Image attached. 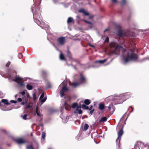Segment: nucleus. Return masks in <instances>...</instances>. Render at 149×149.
I'll list each match as a JSON object with an SVG mask.
<instances>
[{
  "instance_id": "6",
  "label": "nucleus",
  "mask_w": 149,
  "mask_h": 149,
  "mask_svg": "<svg viewBox=\"0 0 149 149\" xmlns=\"http://www.w3.org/2000/svg\"><path fill=\"white\" fill-rule=\"evenodd\" d=\"M123 133L122 128L120 129L118 133V137L116 140V142L117 144L119 145L120 144V141L121 136Z\"/></svg>"
},
{
  "instance_id": "3",
  "label": "nucleus",
  "mask_w": 149,
  "mask_h": 149,
  "mask_svg": "<svg viewBox=\"0 0 149 149\" xmlns=\"http://www.w3.org/2000/svg\"><path fill=\"white\" fill-rule=\"evenodd\" d=\"M67 56L69 58L72 60V64H71L73 66L74 68L75 69H76L75 66L74 65H73V64L74 62H75L76 63L75 65H77L79 63V61L77 60L76 59H73L72 57V55L71 54V53L70 52L69 50H68L67 52Z\"/></svg>"
},
{
  "instance_id": "36",
  "label": "nucleus",
  "mask_w": 149,
  "mask_h": 149,
  "mask_svg": "<svg viewBox=\"0 0 149 149\" xmlns=\"http://www.w3.org/2000/svg\"><path fill=\"white\" fill-rule=\"evenodd\" d=\"M46 99H47V97H45L43 99H41V100H40V101L41 102L43 103L45 102V101H46Z\"/></svg>"
},
{
  "instance_id": "25",
  "label": "nucleus",
  "mask_w": 149,
  "mask_h": 149,
  "mask_svg": "<svg viewBox=\"0 0 149 149\" xmlns=\"http://www.w3.org/2000/svg\"><path fill=\"white\" fill-rule=\"evenodd\" d=\"M23 100L25 102L26 104H27L28 102V99L26 97L24 96L23 98Z\"/></svg>"
},
{
  "instance_id": "48",
  "label": "nucleus",
  "mask_w": 149,
  "mask_h": 149,
  "mask_svg": "<svg viewBox=\"0 0 149 149\" xmlns=\"http://www.w3.org/2000/svg\"><path fill=\"white\" fill-rule=\"evenodd\" d=\"M17 100L18 102H21L22 101V99L21 98H19L17 99Z\"/></svg>"
},
{
  "instance_id": "44",
  "label": "nucleus",
  "mask_w": 149,
  "mask_h": 149,
  "mask_svg": "<svg viewBox=\"0 0 149 149\" xmlns=\"http://www.w3.org/2000/svg\"><path fill=\"white\" fill-rule=\"evenodd\" d=\"M10 102L13 103H16L17 102V101H16L14 100H11L10 101Z\"/></svg>"
},
{
  "instance_id": "33",
  "label": "nucleus",
  "mask_w": 149,
  "mask_h": 149,
  "mask_svg": "<svg viewBox=\"0 0 149 149\" xmlns=\"http://www.w3.org/2000/svg\"><path fill=\"white\" fill-rule=\"evenodd\" d=\"M36 113L38 116H40V115L39 113L38 112V107H37L36 109Z\"/></svg>"
},
{
  "instance_id": "9",
  "label": "nucleus",
  "mask_w": 149,
  "mask_h": 149,
  "mask_svg": "<svg viewBox=\"0 0 149 149\" xmlns=\"http://www.w3.org/2000/svg\"><path fill=\"white\" fill-rule=\"evenodd\" d=\"M79 80L82 83H85L86 82V78L81 74L80 75V77L79 79Z\"/></svg>"
},
{
  "instance_id": "51",
  "label": "nucleus",
  "mask_w": 149,
  "mask_h": 149,
  "mask_svg": "<svg viewBox=\"0 0 149 149\" xmlns=\"http://www.w3.org/2000/svg\"><path fill=\"white\" fill-rule=\"evenodd\" d=\"M114 3H116L117 2V0H111Z\"/></svg>"
},
{
  "instance_id": "1",
  "label": "nucleus",
  "mask_w": 149,
  "mask_h": 149,
  "mask_svg": "<svg viewBox=\"0 0 149 149\" xmlns=\"http://www.w3.org/2000/svg\"><path fill=\"white\" fill-rule=\"evenodd\" d=\"M122 52L123 55V59L125 63L131 61H135L138 59L137 54L132 49H124Z\"/></svg>"
},
{
  "instance_id": "30",
  "label": "nucleus",
  "mask_w": 149,
  "mask_h": 149,
  "mask_svg": "<svg viewBox=\"0 0 149 149\" xmlns=\"http://www.w3.org/2000/svg\"><path fill=\"white\" fill-rule=\"evenodd\" d=\"M44 95H45V93H44V92H43L42 93V94L41 95L40 97V100L42 99L44 97Z\"/></svg>"
},
{
  "instance_id": "17",
  "label": "nucleus",
  "mask_w": 149,
  "mask_h": 149,
  "mask_svg": "<svg viewBox=\"0 0 149 149\" xmlns=\"http://www.w3.org/2000/svg\"><path fill=\"white\" fill-rule=\"evenodd\" d=\"M26 149H34L33 144H31L29 145H28L26 146Z\"/></svg>"
},
{
  "instance_id": "52",
  "label": "nucleus",
  "mask_w": 149,
  "mask_h": 149,
  "mask_svg": "<svg viewBox=\"0 0 149 149\" xmlns=\"http://www.w3.org/2000/svg\"><path fill=\"white\" fill-rule=\"evenodd\" d=\"M47 87L48 88H50V87H51L50 85V84H49V86H47Z\"/></svg>"
},
{
  "instance_id": "32",
  "label": "nucleus",
  "mask_w": 149,
  "mask_h": 149,
  "mask_svg": "<svg viewBox=\"0 0 149 149\" xmlns=\"http://www.w3.org/2000/svg\"><path fill=\"white\" fill-rule=\"evenodd\" d=\"M109 39L108 37H106L105 40L104 41V43H108L109 42Z\"/></svg>"
},
{
  "instance_id": "39",
  "label": "nucleus",
  "mask_w": 149,
  "mask_h": 149,
  "mask_svg": "<svg viewBox=\"0 0 149 149\" xmlns=\"http://www.w3.org/2000/svg\"><path fill=\"white\" fill-rule=\"evenodd\" d=\"M78 111L79 114H81L82 113V111L81 109H79L78 110L76 111Z\"/></svg>"
},
{
  "instance_id": "63",
  "label": "nucleus",
  "mask_w": 149,
  "mask_h": 149,
  "mask_svg": "<svg viewBox=\"0 0 149 149\" xmlns=\"http://www.w3.org/2000/svg\"><path fill=\"white\" fill-rule=\"evenodd\" d=\"M148 147H149V146H148Z\"/></svg>"
},
{
  "instance_id": "11",
  "label": "nucleus",
  "mask_w": 149,
  "mask_h": 149,
  "mask_svg": "<svg viewBox=\"0 0 149 149\" xmlns=\"http://www.w3.org/2000/svg\"><path fill=\"white\" fill-rule=\"evenodd\" d=\"M1 102L4 103V104L6 105L10 104V103L8 102V101L7 100L3 99L1 100Z\"/></svg>"
},
{
  "instance_id": "26",
  "label": "nucleus",
  "mask_w": 149,
  "mask_h": 149,
  "mask_svg": "<svg viewBox=\"0 0 149 149\" xmlns=\"http://www.w3.org/2000/svg\"><path fill=\"white\" fill-rule=\"evenodd\" d=\"M61 90L63 91H67L68 90V89L66 86H63L62 87Z\"/></svg>"
},
{
  "instance_id": "61",
  "label": "nucleus",
  "mask_w": 149,
  "mask_h": 149,
  "mask_svg": "<svg viewBox=\"0 0 149 149\" xmlns=\"http://www.w3.org/2000/svg\"><path fill=\"white\" fill-rule=\"evenodd\" d=\"M132 110H133V108H132Z\"/></svg>"
},
{
  "instance_id": "7",
  "label": "nucleus",
  "mask_w": 149,
  "mask_h": 149,
  "mask_svg": "<svg viewBox=\"0 0 149 149\" xmlns=\"http://www.w3.org/2000/svg\"><path fill=\"white\" fill-rule=\"evenodd\" d=\"M109 45L110 47H115V50L113 51L114 53H118L120 51V48L121 47L118 46H116V44L114 42H111L110 43Z\"/></svg>"
},
{
  "instance_id": "47",
  "label": "nucleus",
  "mask_w": 149,
  "mask_h": 149,
  "mask_svg": "<svg viewBox=\"0 0 149 149\" xmlns=\"http://www.w3.org/2000/svg\"><path fill=\"white\" fill-rule=\"evenodd\" d=\"M32 107V106L30 104H29L26 107L27 108H30Z\"/></svg>"
},
{
  "instance_id": "60",
  "label": "nucleus",
  "mask_w": 149,
  "mask_h": 149,
  "mask_svg": "<svg viewBox=\"0 0 149 149\" xmlns=\"http://www.w3.org/2000/svg\"><path fill=\"white\" fill-rule=\"evenodd\" d=\"M3 132H5V130H3Z\"/></svg>"
},
{
  "instance_id": "2",
  "label": "nucleus",
  "mask_w": 149,
  "mask_h": 149,
  "mask_svg": "<svg viewBox=\"0 0 149 149\" xmlns=\"http://www.w3.org/2000/svg\"><path fill=\"white\" fill-rule=\"evenodd\" d=\"M41 17L40 8L38 7L35 8L34 12L33 13V17L35 22L38 25L41 24V22L38 19H40Z\"/></svg>"
},
{
  "instance_id": "21",
  "label": "nucleus",
  "mask_w": 149,
  "mask_h": 149,
  "mask_svg": "<svg viewBox=\"0 0 149 149\" xmlns=\"http://www.w3.org/2000/svg\"><path fill=\"white\" fill-rule=\"evenodd\" d=\"M107 60V59H104L102 60H99L98 61H95V63H99L101 64H102L104 63V62H105Z\"/></svg>"
},
{
  "instance_id": "4",
  "label": "nucleus",
  "mask_w": 149,
  "mask_h": 149,
  "mask_svg": "<svg viewBox=\"0 0 149 149\" xmlns=\"http://www.w3.org/2000/svg\"><path fill=\"white\" fill-rule=\"evenodd\" d=\"M130 94L129 93H125L123 95H120V96H115L113 100H120V97H123L126 99H128L130 97Z\"/></svg>"
},
{
  "instance_id": "49",
  "label": "nucleus",
  "mask_w": 149,
  "mask_h": 149,
  "mask_svg": "<svg viewBox=\"0 0 149 149\" xmlns=\"http://www.w3.org/2000/svg\"><path fill=\"white\" fill-rule=\"evenodd\" d=\"M21 94L22 95H24V94H25V92H24V91H23V92H22L21 93Z\"/></svg>"
},
{
  "instance_id": "43",
  "label": "nucleus",
  "mask_w": 149,
  "mask_h": 149,
  "mask_svg": "<svg viewBox=\"0 0 149 149\" xmlns=\"http://www.w3.org/2000/svg\"><path fill=\"white\" fill-rule=\"evenodd\" d=\"M10 64V62L8 61L6 64V66L8 67Z\"/></svg>"
},
{
  "instance_id": "37",
  "label": "nucleus",
  "mask_w": 149,
  "mask_h": 149,
  "mask_svg": "<svg viewBox=\"0 0 149 149\" xmlns=\"http://www.w3.org/2000/svg\"><path fill=\"white\" fill-rule=\"evenodd\" d=\"M33 100L34 101L36 99V95L35 93H33Z\"/></svg>"
},
{
  "instance_id": "41",
  "label": "nucleus",
  "mask_w": 149,
  "mask_h": 149,
  "mask_svg": "<svg viewBox=\"0 0 149 149\" xmlns=\"http://www.w3.org/2000/svg\"><path fill=\"white\" fill-rule=\"evenodd\" d=\"M84 15L86 16H88L89 15V13L86 12V11L84 13Z\"/></svg>"
},
{
  "instance_id": "20",
  "label": "nucleus",
  "mask_w": 149,
  "mask_h": 149,
  "mask_svg": "<svg viewBox=\"0 0 149 149\" xmlns=\"http://www.w3.org/2000/svg\"><path fill=\"white\" fill-rule=\"evenodd\" d=\"M84 21L85 22L89 24L88 26L89 27L91 28H92V23L91 22L88 21L86 20H84Z\"/></svg>"
},
{
  "instance_id": "16",
  "label": "nucleus",
  "mask_w": 149,
  "mask_h": 149,
  "mask_svg": "<svg viewBox=\"0 0 149 149\" xmlns=\"http://www.w3.org/2000/svg\"><path fill=\"white\" fill-rule=\"evenodd\" d=\"M107 118L105 117H104L101 118L100 119V122H104L107 121Z\"/></svg>"
},
{
  "instance_id": "19",
  "label": "nucleus",
  "mask_w": 149,
  "mask_h": 149,
  "mask_svg": "<svg viewBox=\"0 0 149 149\" xmlns=\"http://www.w3.org/2000/svg\"><path fill=\"white\" fill-rule=\"evenodd\" d=\"M73 22V20L72 18L71 17H69L68 18L67 21V22L68 23H69L71 22Z\"/></svg>"
},
{
  "instance_id": "62",
  "label": "nucleus",
  "mask_w": 149,
  "mask_h": 149,
  "mask_svg": "<svg viewBox=\"0 0 149 149\" xmlns=\"http://www.w3.org/2000/svg\"><path fill=\"white\" fill-rule=\"evenodd\" d=\"M91 46V47H93V46L92 45V46Z\"/></svg>"
},
{
  "instance_id": "8",
  "label": "nucleus",
  "mask_w": 149,
  "mask_h": 149,
  "mask_svg": "<svg viewBox=\"0 0 149 149\" xmlns=\"http://www.w3.org/2000/svg\"><path fill=\"white\" fill-rule=\"evenodd\" d=\"M15 141L18 144H22L25 143V141L21 138L16 139Z\"/></svg>"
},
{
  "instance_id": "28",
  "label": "nucleus",
  "mask_w": 149,
  "mask_h": 149,
  "mask_svg": "<svg viewBox=\"0 0 149 149\" xmlns=\"http://www.w3.org/2000/svg\"><path fill=\"white\" fill-rule=\"evenodd\" d=\"M60 94L61 97H62L64 95V91L62 90L60 91Z\"/></svg>"
},
{
  "instance_id": "42",
  "label": "nucleus",
  "mask_w": 149,
  "mask_h": 149,
  "mask_svg": "<svg viewBox=\"0 0 149 149\" xmlns=\"http://www.w3.org/2000/svg\"><path fill=\"white\" fill-rule=\"evenodd\" d=\"M126 3V0H122V5H123Z\"/></svg>"
},
{
  "instance_id": "15",
  "label": "nucleus",
  "mask_w": 149,
  "mask_h": 149,
  "mask_svg": "<svg viewBox=\"0 0 149 149\" xmlns=\"http://www.w3.org/2000/svg\"><path fill=\"white\" fill-rule=\"evenodd\" d=\"M22 79L19 77H16L15 79L13 80V81L16 82L18 83L19 81L22 80Z\"/></svg>"
},
{
  "instance_id": "57",
  "label": "nucleus",
  "mask_w": 149,
  "mask_h": 149,
  "mask_svg": "<svg viewBox=\"0 0 149 149\" xmlns=\"http://www.w3.org/2000/svg\"><path fill=\"white\" fill-rule=\"evenodd\" d=\"M1 106V102H0V106Z\"/></svg>"
},
{
  "instance_id": "5",
  "label": "nucleus",
  "mask_w": 149,
  "mask_h": 149,
  "mask_svg": "<svg viewBox=\"0 0 149 149\" xmlns=\"http://www.w3.org/2000/svg\"><path fill=\"white\" fill-rule=\"evenodd\" d=\"M56 40L58 45H63L65 43V38L64 37H61L58 38Z\"/></svg>"
},
{
  "instance_id": "24",
  "label": "nucleus",
  "mask_w": 149,
  "mask_h": 149,
  "mask_svg": "<svg viewBox=\"0 0 149 149\" xmlns=\"http://www.w3.org/2000/svg\"><path fill=\"white\" fill-rule=\"evenodd\" d=\"M89 125L87 124H85L84 125L83 130L84 131L86 130L89 127Z\"/></svg>"
},
{
  "instance_id": "53",
  "label": "nucleus",
  "mask_w": 149,
  "mask_h": 149,
  "mask_svg": "<svg viewBox=\"0 0 149 149\" xmlns=\"http://www.w3.org/2000/svg\"><path fill=\"white\" fill-rule=\"evenodd\" d=\"M29 97V94H28L27 95V97H26L27 98V99Z\"/></svg>"
},
{
  "instance_id": "12",
  "label": "nucleus",
  "mask_w": 149,
  "mask_h": 149,
  "mask_svg": "<svg viewBox=\"0 0 149 149\" xmlns=\"http://www.w3.org/2000/svg\"><path fill=\"white\" fill-rule=\"evenodd\" d=\"M64 106H65V108L66 110L67 111L70 110L69 106L68 104H67V103L66 102H64Z\"/></svg>"
},
{
  "instance_id": "50",
  "label": "nucleus",
  "mask_w": 149,
  "mask_h": 149,
  "mask_svg": "<svg viewBox=\"0 0 149 149\" xmlns=\"http://www.w3.org/2000/svg\"><path fill=\"white\" fill-rule=\"evenodd\" d=\"M26 104V103H25V102L23 101V102H21V104L22 105H24L25 104Z\"/></svg>"
},
{
  "instance_id": "31",
  "label": "nucleus",
  "mask_w": 149,
  "mask_h": 149,
  "mask_svg": "<svg viewBox=\"0 0 149 149\" xmlns=\"http://www.w3.org/2000/svg\"><path fill=\"white\" fill-rule=\"evenodd\" d=\"M112 107H113V105L112 104H111L108 107L109 111H110Z\"/></svg>"
},
{
  "instance_id": "34",
  "label": "nucleus",
  "mask_w": 149,
  "mask_h": 149,
  "mask_svg": "<svg viewBox=\"0 0 149 149\" xmlns=\"http://www.w3.org/2000/svg\"><path fill=\"white\" fill-rule=\"evenodd\" d=\"M42 138L44 139H45V133L44 132H42Z\"/></svg>"
},
{
  "instance_id": "18",
  "label": "nucleus",
  "mask_w": 149,
  "mask_h": 149,
  "mask_svg": "<svg viewBox=\"0 0 149 149\" xmlns=\"http://www.w3.org/2000/svg\"><path fill=\"white\" fill-rule=\"evenodd\" d=\"M60 58L61 60H66V59L64 55L62 54L61 53L60 55Z\"/></svg>"
},
{
  "instance_id": "14",
  "label": "nucleus",
  "mask_w": 149,
  "mask_h": 149,
  "mask_svg": "<svg viewBox=\"0 0 149 149\" xmlns=\"http://www.w3.org/2000/svg\"><path fill=\"white\" fill-rule=\"evenodd\" d=\"M91 103V100L88 99H86L84 101V103L86 105H88L89 104Z\"/></svg>"
},
{
  "instance_id": "55",
  "label": "nucleus",
  "mask_w": 149,
  "mask_h": 149,
  "mask_svg": "<svg viewBox=\"0 0 149 149\" xmlns=\"http://www.w3.org/2000/svg\"><path fill=\"white\" fill-rule=\"evenodd\" d=\"M20 85H23V83H22V82H21V83H20Z\"/></svg>"
},
{
  "instance_id": "46",
  "label": "nucleus",
  "mask_w": 149,
  "mask_h": 149,
  "mask_svg": "<svg viewBox=\"0 0 149 149\" xmlns=\"http://www.w3.org/2000/svg\"><path fill=\"white\" fill-rule=\"evenodd\" d=\"M93 107V105H90V107H89V109H88L89 110H91V109H92Z\"/></svg>"
},
{
  "instance_id": "35",
  "label": "nucleus",
  "mask_w": 149,
  "mask_h": 149,
  "mask_svg": "<svg viewBox=\"0 0 149 149\" xmlns=\"http://www.w3.org/2000/svg\"><path fill=\"white\" fill-rule=\"evenodd\" d=\"M78 85V83L76 82H74L72 84V85L73 86L75 87Z\"/></svg>"
},
{
  "instance_id": "38",
  "label": "nucleus",
  "mask_w": 149,
  "mask_h": 149,
  "mask_svg": "<svg viewBox=\"0 0 149 149\" xmlns=\"http://www.w3.org/2000/svg\"><path fill=\"white\" fill-rule=\"evenodd\" d=\"M90 111L89 112V114H91V115H92L93 112V111H94L95 109H91V110H90Z\"/></svg>"
},
{
  "instance_id": "56",
  "label": "nucleus",
  "mask_w": 149,
  "mask_h": 149,
  "mask_svg": "<svg viewBox=\"0 0 149 149\" xmlns=\"http://www.w3.org/2000/svg\"><path fill=\"white\" fill-rule=\"evenodd\" d=\"M31 136H33V134H32V133H31Z\"/></svg>"
},
{
  "instance_id": "45",
  "label": "nucleus",
  "mask_w": 149,
  "mask_h": 149,
  "mask_svg": "<svg viewBox=\"0 0 149 149\" xmlns=\"http://www.w3.org/2000/svg\"><path fill=\"white\" fill-rule=\"evenodd\" d=\"M85 11V10L84 9H81L79 10V12H82L83 13H84Z\"/></svg>"
},
{
  "instance_id": "10",
  "label": "nucleus",
  "mask_w": 149,
  "mask_h": 149,
  "mask_svg": "<svg viewBox=\"0 0 149 149\" xmlns=\"http://www.w3.org/2000/svg\"><path fill=\"white\" fill-rule=\"evenodd\" d=\"M106 107H105L103 103H100L99 104V109L100 110L104 109Z\"/></svg>"
},
{
  "instance_id": "13",
  "label": "nucleus",
  "mask_w": 149,
  "mask_h": 149,
  "mask_svg": "<svg viewBox=\"0 0 149 149\" xmlns=\"http://www.w3.org/2000/svg\"><path fill=\"white\" fill-rule=\"evenodd\" d=\"M118 33V35L120 37H123L124 35L123 32L121 30L119 31Z\"/></svg>"
},
{
  "instance_id": "27",
  "label": "nucleus",
  "mask_w": 149,
  "mask_h": 149,
  "mask_svg": "<svg viewBox=\"0 0 149 149\" xmlns=\"http://www.w3.org/2000/svg\"><path fill=\"white\" fill-rule=\"evenodd\" d=\"M77 105V103H73L72 105V108L74 109L75 108Z\"/></svg>"
},
{
  "instance_id": "40",
  "label": "nucleus",
  "mask_w": 149,
  "mask_h": 149,
  "mask_svg": "<svg viewBox=\"0 0 149 149\" xmlns=\"http://www.w3.org/2000/svg\"><path fill=\"white\" fill-rule=\"evenodd\" d=\"M77 108L76 109V111L78 110L79 109L81 108V107L80 106H79L77 105V106L76 107Z\"/></svg>"
},
{
  "instance_id": "22",
  "label": "nucleus",
  "mask_w": 149,
  "mask_h": 149,
  "mask_svg": "<svg viewBox=\"0 0 149 149\" xmlns=\"http://www.w3.org/2000/svg\"><path fill=\"white\" fill-rule=\"evenodd\" d=\"M26 88L29 90H31L33 88L32 86L29 84H28L26 85Z\"/></svg>"
},
{
  "instance_id": "59",
  "label": "nucleus",
  "mask_w": 149,
  "mask_h": 149,
  "mask_svg": "<svg viewBox=\"0 0 149 149\" xmlns=\"http://www.w3.org/2000/svg\"><path fill=\"white\" fill-rule=\"evenodd\" d=\"M48 149H52L51 148H49Z\"/></svg>"
},
{
  "instance_id": "58",
  "label": "nucleus",
  "mask_w": 149,
  "mask_h": 149,
  "mask_svg": "<svg viewBox=\"0 0 149 149\" xmlns=\"http://www.w3.org/2000/svg\"><path fill=\"white\" fill-rule=\"evenodd\" d=\"M32 9V12H33V8H32V9Z\"/></svg>"
},
{
  "instance_id": "29",
  "label": "nucleus",
  "mask_w": 149,
  "mask_h": 149,
  "mask_svg": "<svg viewBox=\"0 0 149 149\" xmlns=\"http://www.w3.org/2000/svg\"><path fill=\"white\" fill-rule=\"evenodd\" d=\"M27 114H25L24 115H22L21 116V117H22L23 119L25 120L27 119Z\"/></svg>"
},
{
  "instance_id": "54",
  "label": "nucleus",
  "mask_w": 149,
  "mask_h": 149,
  "mask_svg": "<svg viewBox=\"0 0 149 149\" xmlns=\"http://www.w3.org/2000/svg\"><path fill=\"white\" fill-rule=\"evenodd\" d=\"M108 30H109L108 29H105V30L104 31V32L107 31H108Z\"/></svg>"
},
{
  "instance_id": "23",
  "label": "nucleus",
  "mask_w": 149,
  "mask_h": 149,
  "mask_svg": "<svg viewBox=\"0 0 149 149\" xmlns=\"http://www.w3.org/2000/svg\"><path fill=\"white\" fill-rule=\"evenodd\" d=\"M82 108L83 109H89V107L85 104L82 105Z\"/></svg>"
}]
</instances>
